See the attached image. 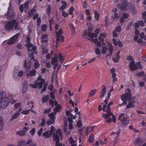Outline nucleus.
<instances>
[{
    "label": "nucleus",
    "instance_id": "f03ea898",
    "mask_svg": "<svg viewBox=\"0 0 146 146\" xmlns=\"http://www.w3.org/2000/svg\"><path fill=\"white\" fill-rule=\"evenodd\" d=\"M60 129H58L57 130L56 133L53 134V140L56 142L55 146H65L64 144L63 145L61 143H59V137L58 136L60 137L62 136L61 133L60 132Z\"/></svg>",
    "mask_w": 146,
    "mask_h": 146
},
{
    "label": "nucleus",
    "instance_id": "bf43d9fd",
    "mask_svg": "<svg viewBox=\"0 0 146 146\" xmlns=\"http://www.w3.org/2000/svg\"><path fill=\"white\" fill-rule=\"evenodd\" d=\"M39 66V64L38 62H35L34 65V68L36 69Z\"/></svg>",
    "mask_w": 146,
    "mask_h": 146
},
{
    "label": "nucleus",
    "instance_id": "8fccbe9b",
    "mask_svg": "<svg viewBox=\"0 0 146 146\" xmlns=\"http://www.w3.org/2000/svg\"><path fill=\"white\" fill-rule=\"evenodd\" d=\"M115 31L118 32H120L121 30V28L120 26H118L115 28Z\"/></svg>",
    "mask_w": 146,
    "mask_h": 146
},
{
    "label": "nucleus",
    "instance_id": "5fc2aeb1",
    "mask_svg": "<svg viewBox=\"0 0 146 146\" xmlns=\"http://www.w3.org/2000/svg\"><path fill=\"white\" fill-rule=\"evenodd\" d=\"M42 30L43 31H45L47 29V27L46 25L44 24L42 25L41 28Z\"/></svg>",
    "mask_w": 146,
    "mask_h": 146
},
{
    "label": "nucleus",
    "instance_id": "4c0bfd02",
    "mask_svg": "<svg viewBox=\"0 0 146 146\" xmlns=\"http://www.w3.org/2000/svg\"><path fill=\"white\" fill-rule=\"evenodd\" d=\"M24 5L25 8V12H26V10H27L29 8V2H26L24 4Z\"/></svg>",
    "mask_w": 146,
    "mask_h": 146
},
{
    "label": "nucleus",
    "instance_id": "58836bf2",
    "mask_svg": "<svg viewBox=\"0 0 146 146\" xmlns=\"http://www.w3.org/2000/svg\"><path fill=\"white\" fill-rule=\"evenodd\" d=\"M55 120L53 119H50L47 121V124L48 125H49L51 124L54 123Z\"/></svg>",
    "mask_w": 146,
    "mask_h": 146
},
{
    "label": "nucleus",
    "instance_id": "052dcab7",
    "mask_svg": "<svg viewBox=\"0 0 146 146\" xmlns=\"http://www.w3.org/2000/svg\"><path fill=\"white\" fill-rule=\"evenodd\" d=\"M35 129L34 128H33L32 129H31V130H30L29 131L30 133H31V134L32 135H33L35 132Z\"/></svg>",
    "mask_w": 146,
    "mask_h": 146
},
{
    "label": "nucleus",
    "instance_id": "a211bd4d",
    "mask_svg": "<svg viewBox=\"0 0 146 146\" xmlns=\"http://www.w3.org/2000/svg\"><path fill=\"white\" fill-rule=\"evenodd\" d=\"M18 22H17L16 20L15 19V21L14 22V29L16 30H19L21 31L22 29L18 25Z\"/></svg>",
    "mask_w": 146,
    "mask_h": 146
},
{
    "label": "nucleus",
    "instance_id": "1a4fd4ad",
    "mask_svg": "<svg viewBox=\"0 0 146 146\" xmlns=\"http://www.w3.org/2000/svg\"><path fill=\"white\" fill-rule=\"evenodd\" d=\"M32 47L30 49V51L29 52H31L29 54V57L31 58V60H33L34 59V58L33 56V54H34L35 53V51L36 50V47L35 46H33L31 47ZM36 54H37V52H35Z\"/></svg>",
    "mask_w": 146,
    "mask_h": 146
},
{
    "label": "nucleus",
    "instance_id": "6e6d98bb",
    "mask_svg": "<svg viewBox=\"0 0 146 146\" xmlns=\"http://www.w3.org/2000/svg\"><path fill=\"white\" fill-rule=\"evenodd\" d=\"M119 17V16L118 15V14L115 12L114 13V16H112V17L113 19H116L117 18Z\"/></svg>",
    "mask_w": 146,
    "mask_h": 146
},
{
    "label": "nucleus",
    "instance_id": "4be33fe9",
    "mask_svg": "<svg viewBox=\"0 0 146 146\" xmlns=\"http://www.w3.org/2000/svg\"><path fill=\"white\" fill-rule=\"evenodd\" d=\"M51 135L49 130H47L46 132L43 133L42 134V136L44 137L46 139L49 137Z\"/></svg>",
    "mask_w": 146,
    "mask_h": 146
},
{
    "label": "nucleus",
    "instance_id": "13d9d810",
    "mask_svg": "<svg viewBox=\"0 0 146 146\" xmlns=\"http://www.w3.org/2000/svg\"><path fill=\"white\" fill-rule=\"evenodd\" d=\"M43 130V128H41L37 132V134L39 136H40L41 135V134L42 133Z\"/></svg>",
    "mask_w": 146,
    "mask_h": 146
},
{
    "label": "nucleus",
    "instance_id": "a19ab883",
    "mask_svg": "<svg viewBox=\"0 0 146 146\" xmlns=\"http://www.w3.org/2000/svg\"><path fill=\"white\" fill-rule=\"evenodd\" d=\"M49 98V96L47 95L43 97L42 99V102L43 103H44L47 102Z\"/></svg>",
    "mask_w": 146,
    "mask_h": 146
},
{
    "label": "nucleus",
    "instance_id": "7c9ffc66",
    "mask_svg": "<svg viewBox=\"0 0 146 146\" xmlns=\"http://www.w3.org/2000/svg\"><path fill=\"white\" fill-rule=\"evenodd\" d=\"M95 17L96 20H98L99 19L100 14L96 10L94 11Z\"/></svg>",
    "mask_w": 146,
    "mask_h": 146
},
{
    "label": "nucleus",
    "instance_id": "de8ad7c7",
    "mask_svg": "<svg viewBox=\"0 0 146 146\" xmlns=\"http://www.w3.org/2000/svg\"><path fill=\"white\" fill-rule=\"evenodd\" d=\"M144 74V72H139L136 74V75L139 77L143 76Z\"/></svg>",
    "mask_w": 146,
    "mask_h": 146
},
{
    "label": "nucleus",
    "instance_id": "b1692460",
    "mask_svg": "<svg viewBox=\"0 0 146 146\" xmlns=\"http://www.w3.org/2000/svg\"><path fill=\"white\" fill-rule=\"evenodd\" d=\"M58 61V59L56 55L54 56V57H52L51 58V64L54 65L55 63H56Z\"/></svg>",
    "mask_w": 146,
    "mask_h": 146
},
{
    "label": "nucleus",
    "instance_id": "4468645a",
    "mask_svg": "<svg viewBox=\"0 0 146 146\" xmlns=\"http://www.w3.org/2000/svg\"><path fill=\"white\" fill-rule=\"evenodd\" d=\"M102 89L100 94V98H102L104 96L106 92V88L104 85L102 86Z\"/></svg>",
    "mask_w": 146,
    "mask_h": 146
},
{
    "label": "nucleus",
    "instance_id": "5701e85b",
    "mask_svg": "<svg viewBox=\"0 0 146 146\" xmlns=\"http://www.w3.org/2000/svg\"><path fill=\"white\" fill-rule=\"evenodd\" d=\"M126 119V118L125 117L124 114L123 113L120 114L118 118V120L120 121L121 122L125 121Z\"/></svg>",
    "mask_w": 146,
    "mask_h": 146
},
{
    "label": "nucleus",
    "instance_id": "2f4dec72",
    "mask_svg": "<svg viewBox=\"0 0 146 146\" xmlns=\"http://www.w3.org/2000/svg\"><path fill=\"white\" fill-rule=\"evenodd\" d=\"M26 60H25L24 64V67L26 68L29 69L30 66L31 62L29 61L28 62L27 64H26Z\"/></svg>",
    "mask_w": 146,
    "mask_h": 146
},
{
    "label": "nucleus",
    "instance_id": "9d476101",
    "mask_svg": "<svg viewBox=\"0 0 146 146\" xmlns=\"http://www.w3.org/2000/svg\"><path fill=\"white\" fill-rule=\"evenodd\" d=\"M129 67L130 69L132 71L138 69V68L136 64H135L134 60L131 61L130 64H129Z\"/></svg>",
    "mask_w": 146,
    "mask_h": 146
},
{
    "label": "nucleus",
    "instance_id": "e2e57ef3",
    "mask_svg": "<svg viewBox=\"0 0 146 146\" xmlns=\"http://www.w3.org/2000/svg\"><path fill=\"white\" fill-rule=\"evenodd\" d=\"M55 128L54 127L51 126V127L50 130V133H51V135H52V133L55 131Z\"/></svg>",
    "mask_w": 146,
    "mask_h": 146
},
{
    "label": "nucleus",
    "instance_id": "c85d7f7f",
    "mask_svg": "<svg viewBox=\"0 0 146 146\" xmlns=\"http://www.w3.org/2000/svg\"><path fill=\"white\" fill-rule=\"evenodd\" d=\"M19 111H17L12 116L10 120L12 121L13 119H16V118L19 116Z\"/></svg>",
    "mask_w": 146,
    "mask_h": 146
},
{
    "label": "nucleus",
    "instance_id": "0eeeda50",
    "mask_svg": "<svg viewBox=\"0 0 146 146\" xmlns=\"http://www.w3.org/2000/svg\"><path fill=\"white\" fill-rule=\"evenodd\" d=\"M20 33H18L12 37L7 42V44L9 45H10L15 43Z\"/></svg>",
    "mask_w": 146,
    "mask_h": 146
},
{
    "label": "nucleus",
    "instance_id": "9b49d317",
    "mask_svg": "<svg viewBox=\"0 0 146 146\" xmlns=\"http://www.w3.org/2000/svg\"><path fill=\"white\" fill-rule=\"evenodd\" d=\"M55 33L56 36V42L57 44L60 40L61 35L63 33V32L62 29H60L58 32L55 31Z\"/></svg>",
    "mask_w": 146,
    "mask_h": 146
},
{
    "label": "nucleus",
    "instance_id": "aec40b11",
    "mask_svg": "<svg viewBox=\"0 0 146 146\" xmlns=\"http://www.w3.org/2000/svg\"><path fill=\"white\" fill-rule=\"evenodd\" d=\"M94 127L93 126H88L86 129L85 134L88 135L91 132L93 131Z\"/></svg>",
    "mask_w": 146,
    "mask_h": 146
},
{
    "label": "nucleus",
    "instance_id": "37998d69",
    "mask_svg": "<svg viewBox=\"0 0 146 146\" xmlns=\"http://www.w3.org/2000/svg\"><path fill=\"white\" fill-rule=\"evenodd\" d=\"M32 140L31 139H28L26 141V144L28 146H31L33 144Z\"/></svg>",
    "mask_w": 146,
    "mask_h": 146
},
{
    "label": "nucleus",
    "instance_id": "338daca9",
    "mask_svg": "<svg viewBox=\"0 0 146 146\" xmlns=\"http://www.w3.org/2000/svg\"><path fill=\"white\" fill-rule=\"evenodd\" d=\"M48 35L47 34H44L42 35L41 39H46L48 37Z\"/></svg>",
    "mask_w": 146,
    "mask_h": 146
},
{
    "label": "nucleus",
    "instance_id": "cd10ccee",
    "mask_svg": "<svg viewBox=\"0 0 146 146\" xmlns=\"http://www.w3.org/2000/svg\"><path fill=\"white\" fill-rule=\"evenodd\" d=\"M3 118L0 115V131L3 129Z\"/></svg>",
    "mask_w": 146,
    "mask_h": 146
},
{
    "label": "nucleus",
    "instance_id": "a878e982",
    "mask_svg": "<svg viewBox=\"0 0 146 146\" xmlns=\"http://www.w3.org/2000/svg\"><path fill=\"white\" fill-rule=\"evenodd\" d=\"M35 9L33 8L29 11L28 13L27 16L28 17H30L32 16L35 13Z\"/></svg>",
    "mask_w": 146,
    "mask_h": 146
},
{
    "label": "nucleus",
    "instance_id": "f3484780",
    "mask_svg": "<svg viewBox=\"0 0 146 146\" xmlns=\"http://www.w3.org/2000/svg\"><path fill=\"white\" fill-rule=\"evenodd\" d=\"M108 45L109 46V48L108 50H110V54H107L106 55V56L107 57L108 56H111L112 55V52L113 50V47L112 45L110 43H108Z\"/></svg>",
    "mask_w": 146,
    "mask_h": 146
},
{
    "label": "nucleus",
    "instance_id": "ddd939ff",
    "mask_svg": "<svg viewBox=\"0 0 146 146\" xmlns=\"http://www.w3.org/2000/svg\"><path fill=\"white\" fill-rule=\"evenodd\" d=\"M26 39L27 43L25 44V45L27 47L28 51V52H29L30 51V48L32 46L33 44L30 43V40L29 37H27Z\"/></svg>",
    "mask_w": 146,
    "mask_h": 146
},
{
    "label": "nucleus",
    "instance_id": "a18cd8bd",
    "mask_svg": "<svg viewBox=\"0 0 146 146\" xmlns=\"http://www.w3.org/2000/svg\"><path fill=\"white\" fill-rule=\"evenodd\" d=\"M122 125L124 126H127L128 123H129V121L127 120V119H126V120L124 121H121Z\"/></svg>",
    "mask_w": 146,
    "mask_h": 146
},
{
    "label": "nucleus",
    "instance_id": "2eb2a0df",
    "mask_svg": "<svg viewBox=\"0 0 146 146\" xmlns=\"http://www.w3.org/2000/svg\"><path fill=\"white\" fill-rule=\"evenodd\" d=\"M36 72L35 70H32L29 71V73H27V76L28 78H31L32 76H35V75Z\"/></svg>",
    "mask_w": 146,
    "mask_h": 146
},
{
    "label": "nucleus",
    "instance_id": "6e6552de",
    "mask_svg": "<svg viewBox=\"0 0 146 146\" xmlns=\"http://www.w3.org/2000/svg\"><path fill=\"white\" fill-rule=\"evenodd\" d=\"M117 7L123 11L128 9L131 7L129 3L124 4L123 5H117Z\"/></svg>",
    "mask_w": 146,
    "mask_h": 146
},
{
    "label": "nucleus",
    "instance_id": "72a5a7b5",
    "mask_svg": "<svg viewBox=\"0 0 146 146\" xmlns=\"http://www.w3.org/2000/svg\"><path fill=\"white\" fill-rule=\"evenodd\" d=\"M87 34L88 36L92 38H93L94 37H96L98 36L96 34L94 33H91L90 32L87 33Z\"/></svg>",
    "mask_w": 146,
    "mask_h": 146
},
{
    "label": "nucleus",
    "instance_id": "dca6fc26",
    "mask_svg": "<svg viewBox=\"0 0 146 146\" xmlns=\"http://www.w3.org/2000/svg\"><path fill=\"white\" fill-rule=\"evenodd\" d=\"M143 142V139L141 138H137L134 141V144L135 145H139Z\"/></svg>",
    "mask_w": 146,
    "mask_h": 146
},
{
    "label": "nucleus",
    "instance_id": "39448f33",
    "mask_svg": "<svg viewBox=\"0 0 146 146\" xmlns=\"http://www.w3.org/2000/svg\"><path fill=\"white\" fill-rule=\"evenodd\" d=\"M14 21L15 19H13L8 22L5 26V30L8 31L11 30L13 27Z\"/></svg>",
    "mask_w": 146,
    "mask_h": 146
},
{
    "label": "nucleus",
    "instance_id": "c756f323",
    "mask_svg": "<svg viewBox=\"0 0 146 146\" xmlns=\"http://www.w3.org/2000/svg\"><path fill=\"white\" fill-rule=\"evenodd\" d=\"M97 90L96 89H94L90 91L89 93L88 97H90L93 96L97 92Z\"/></svg>",
    "mask_w": 146,
    "mask_h": 146
},
{
    "label": "nucleus",
    "instance_id": "6ab92c4d",
    "mask_svg": "<svg viewBox=\"0 0 146 146\" xmlns=\"http://www.w3.org/2000/svg\"><path fill=\"white\" fill-rule=\"evenodd\" d=\"M45 82L44 80H42L38 82V80H36L34 82V83L36 84L37 85H38V88L39 89L41 88L43 84Z\"/></svg>",
    "mask_w": 146,
    "mask_h": 146
},
{
    "label": "nucleus",
    "instance_id": "473e14b6",
    "mask_svg": "<svg viewBox=\"0 0 146 146\" xmlns=\"http://www.w3.org/2000/svg\"><path fill=\"white\" fill-rule=\"evenodd\" d=\"M61 105H58L56 106V107L54 108L53 110V111L57 113L61 109Z\"/></svg>",
    "mask_w": 146,
    "mask_h": 146
},
{
    "label": "nucleus",
    "instance_id": "412c9836",
    "mask_svg": "<svg viewBox=\"0 0 146 146\" xmlns=\"http://www.w3.org/2000/svg\"><path fill=\"white\" fill-rule=\"evenodd\" d=\"M135 102L134 101H132L130 102L126 106V109H128L131 108H133L135 106L134 104Z\"/></svg>",
    "mask_w": 146,
    "mask_h": 146
},
{
    "label": "nucleus",
    "instance_id": "49530a36",
    "mask_svg": "<svg viewBox=\"0 0 146 146\" xmlns=\"http://www.w3.org/2000/svg\"><path fill=\"white\" fill-rule=\"evenodd\" d=\"M70 27L72 32V34L73 35L75 32V29L73 25V24H71L70 25Z\"/></svg>",
    "mask_w": 146,
    "mask_h": 146
},
{
    "label": "nucleus",
    "instance_id": "c9c22d12",
    "mask_svg": "<svg viewBox=\"0 0 146 146\" xmlns=\"http://www.w3.org/2000/svg\"><path fill=\"white\" fill-rule=\"evenodd\" d=\"M108 48L105 46H103L102 49V53L103 54H106L107 52Z\"/></svg>",
    "mask_w": 146,
    "mask_h": 146
},
{
    "label": "nucleus",
    "instance_id": "864d4df0",
    "mask_svg": "<svg viewBox=\"0 0 146 146\" xmlns=\"http://www.w3.org/2000/svg\"><path fill=\"white\" fill-rule=\"evenodd\" d=\"M88 4L86 1H84L82 3L83 7L84 9H86L87 8Z\"/></svg>",
    "mask_w": 146,
    "mask_h": 146
},
{
    "label": "nucleus",
    "instance_id": "c03bdc74",
    "mask_svg": "<svg viewBox=\"0 0 146 146\" xmlns=\"http://www.w3.org/2000/svg\"><path fill=\"white\" fill-rule=\"evenodd\" d=\"M46 122V120L44 118H43L42 119V122L40 124L41 126L42 127L44 126L45 125Z\"/></svg>",
    "mask_w": 146,
    "mask_h": 146
},
{
    "label": "nucleus",
    "instance_id": "3c124183",
    "mask_svg": "<svg viewBox=\"0 0 146 146\" xmlns=\"http://www.w3.org/2000/svg\"><path fill=\"white\" fill-rule=\"evenodd\" d=\"M29 86H30L33 88H37L38 85L34 83V84H29Z\"/></svg>",
    "mask_w": 146,
    "mask_h": 146
},
{
    "label": "nucleus",
    "instance_id": "774afa93",
    "mask_svg": "<svg viewBox=\"0 0 146 146\" xmlns=\"http://www.w3.org/2000/svg\"><path fill=\"white\" fill-rule=\"evenodd\" d=\"M23 72L22 71H20L19 72H18L17 76H19L20 77H21L23 75Z\"/></svg>",
    "mask_w": 146,
    "mask_h": 146
},
{
    "label": "nucleus",
    "instance_id": "0e129e2a",
    "mask_svg": "<svg viewBox=\"0 0 146 146\" xmlns=\"http://www.w3.org/2000/svg\"><path fill=\"white\" fill-rule=\"evenodd\" d=\"M136 65L137 66L138 68H138L141 69L142 68V67L141 64V62H138L137 63V64Z\"/></svg>",
    "mask_w": 146,
    "mask_h": 146
},
{
    "label": "nucleus",
    "instance_id": "4d7b16f0",
    "mask_svg": "<svg viewBox=\"0 0 146 146\" xmlns=\"http://www.w3.org/2000/svg\"><path fill=\"white\" fill-rule=\"evenodd\" d=\"M113 104V102H110L107 105V109L108 110L110 111V106L112 105Z\"/></svg>",
    "mask_w": 146,
    "mask_h": 146
},
{
    "label": "nucleus",
    "instance_id": "f257e3e1",
    "mask_svg": "<svg viewBox=\"0 0 146 146\" xmlns=\"http://www.w3.org/2000/svg\"><path fill=\"white\" fill-rule=\"evenodd\" d=\"M9 100L5 97V93L3 92L0 93V108H5L9 104Z\"/></svg>",
    "mask_w": 146,
    "mask_h": 146
},
{
    "label": "nucleus",
    "instance_id": "f8f14e48",
    "mask_svg": "<svg viewBox=\"0 0 146 146\" xmlns=\"http://www.w3.org/2000/svg\"><path fill=\"white\" fill-rule=\"evenodd\" d=\"M19 70L16 68H15L13 72V77L14 80L16 81H18L19 78L17 76V74Z\"/></svg>",
    "mask_w": 146,
    "mask_h": 146
},
{
    "label": "nucleus",
    "instance_id": "393cba45",
    "mask_svg": "<svg viewBox=\"0 0 146 146\" xmlns=\"http://www.w3.org/2000/svg\"><path fill=\"white\" fill-rule=\"evenodd\" d=\"M56 112L54 111V112H52L50 113H49L48 115V116L50 117V118L51 119L54 120L56 117L55 115L56 114Z\"/></svg>",
    "mask_w": 146,
    "mask_h": 146
},
{
    "label": "nucleus",
    "instance_id": "e433bc0d",
    "mask_svg": "<svg viewBox=\"0 0 146 146\" xmlns=\"http://www.w3.org/2000/svg\"><path fill=\"white\" fill-rule=\"evenodd\" d=\"M94 136L93 134H91L88 139V141L90 143H92L94 141Z\"/></svg>",
    "mask_w": 146,
    "mask_h": 146
},
{
    "label": "nucleus",
    "instance_id": "423d86ee",
    "mask_svg": "<svg viewBox=\"0 0 146 146\" xmlns=\"http://www.w3.org/2000/svg\"><path fill=\"white\" fill-rule=\"evenodd\" d=\"M107 112L108 114L106 113H103L102 114V117L105 119H106L109 118L111 116H112V119L113 121V122L115 123L116 121V117L110 111L108 110V111H106Z\"/></svg>",
    "mask_w": 146,
    "mask_h": 146
},
{
    "label": "nucleus",
    "instance_id": "680f3d73",
    "mask_svg": "<svg viewBox=\"0 0 146 146\" xmlns=\"http://www.w3.org/2000/svg\"><path fill=\"white\" fill-rule=\"evenodd\" d=\"M74 8L72 6L70 8L69 12V13L71 15H72L73 14L72 12L74 11Z\"/></svg>",
    "mask_w": 146,
    "mask_h": 146
},
{
    "label": "nucleus",
    "instance_id": "f704fd0d",
    "mask_svg": "<svg viewBox=\"0 0 146 146\" xmlns=\"http://www.w3.org/2000/svg\"><path fill=\"white\" fill-rule=\"evenodd\" d=\"M25 140H20L18 142V146H25Z\"/></svg>",
    "mask_w": 146,
    "mask_h": 146
},
{
    "label": "nucleus",
    "instance_id": "603ef678",
    "mask_svg": "<svg viewBox=\"0 0 146 146\" xmlns=\"http://www.w3.org/2000/svg\"><path fill=\"white\" fill-rule=\"evenodd\" d=\"M76 125L78 127H80L82 125V122L80 120H79L76 123Z\"/></svg>",
    "mask_w": 146,
    "mask_h": 146
},
{
    "label": "nucleus",
    "instance_id": "ea45409f",
    "mask_svg": "<svg viewBox=\"0 0 146 146\" xmlns=\"http://www.w3.org/2000/svg\"><path fill=\"white\" fill-rule=\"evenodd\" d=\"M51 6L50 5H48V7L46 9V13L48 16L50 15V12L51 10Z\"/></svg>",
    "mask_w": 146,
    "mask_h": 146
},
{
    "label": "nucleus",
    "instance_id": "69168bd1",
    "mask_svg": "<svg viewBox=\"0 0 146 146\" xmlns=\"http://www.w3.org/2000/svg\"><path fill=\"white\" fill-rule=\"evenodd\" d=\"M62 15L64 17H66L68 16V14L64 11H62Z\"/></svg>",
    "mask_w": 146,
    "mask_h": 146
},
{
    "label": "nucleus",
    "instance_id": "bb28decb",
    "mask_svg": "<svg viewBox=\"0 0 146 146\" xmlns=\"http://www.w3.org/2000/svg\"><path fill=\"white\" fill-rule=\"evenodd\" d=\"M25 131H24V130H21L17 132L16 133V134L17 135L20 136H24L25 135Z\"/></svg>",
    "mask_w": 146,
    "mask_h": 146
},
{
    "label": "nucleus",
    "instance_id": "09e8293b",
    "mask_svg": "<svg viewBox=\"0 0 146 146\" xmlns=\"http://www.w3.org/2000/svg\"><path fill=\"white\" fill-rule=\"evenodd\" d=\"M58 57L59 58L60 60V61H61L62 62L63 61L64 59V57L62 56L61 54L60 53L59 54Z\"/></svg>",
    "mask_w": 146,
    "mask_h": 146
},
{
    "label": "nucleus",
    "instance_id": "20e7f679",
    "mask_svg": "<svg viewBox=\"0 0 146 146\" xmlns=\"http://www.w3.org/2000/svg\"><path fill=\"white\" fill-rule=\"evenodd\" d=\"M8 9L7 12L5 14V15L8 19H11L14 18L16 16V14L13 9L11 8L10 7L8 8Z\"/></svg>",
    "mask_w": 146,
    "mask_h": 146
},
{
    "label": "nucleus",
    "instance_id": "79ce46f5",
    "mask_svg": "<svg viewBox=\"0 0 146 146\" xmlns=\"http://www.w3.org/2000/svg\"><path fill=\"white\" fill-rule=\"evenodd\" d=\"M95 52L96 55H100L101 54V52L100 49L97 47L95 48Z\"/></svg>",
    "mask_w": 146,
    "mask_h": 146
},
{
    "label": "nucleus",
    "instance_id": "7ed1b4c3",
    "mask_svg": "<svg viewBox=\"0 0 146 146\" xmlns=\"http://www.w3.org/2000/svg\"><path fill=\"white\" fill-rule=\"evenodd\" d=\"M131 93L130 89L128 88L126 90V92L124 94L121 96V99L122 101H126L127 100L131 99Z\"/></svg>",
    "mask_w": 146,
    "mask_h": 146
}]
</instances>
